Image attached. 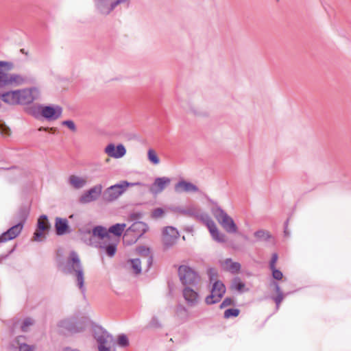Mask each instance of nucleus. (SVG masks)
<instances>
[{
  "label": "nucleus",
  "mask_w": 351,
  "mask_h": 351,
  "mask_svg": "<svg viewBox=\"0 0 351 351\" xmlns=\"http://www.w3.org/2000/svg\"><path fill=\"white\" fill-rule=\"evenodd\" d=\"M234 304V300L230 298H226L223 300V301L220 304V308H223L228 306H230Z\"/></svg>",
  "instance_id": "obj_49"
},
{
  "label": "nucleus",
  "mask_w": 351,
  "mask_h": 351,
  "mask_svg": "<svg viewBox=\"0 0 351 351\" xmlns=\"http://www.w3.org/2000/svg\"><path fill=\"white\" fill-rule=\"evenodd\" d=\"M14 64L12 62L0 60V88L8 85H21L25 82L23 77L19 74H8L12 70Z\"/></svg>",
  "instance_id": "obj_5"
},
{
  "label": "nucleus",
  "mask_w": 351,
  "mask_h": 351,
  "mask_svg": "<svg viewBox=\"0 0 351 351\" xmlns=\"http://www.w3.org/2000/svg\"><path fill=\"white\" fill-rule=\"evenodd\" d=\"M126 154V149L125 146L120 143L115 145L111 143V158L119 159Z\"/></svg>",
  "instance_id": "obj_25"
},
{
  "label": "nucleus",
  "mask_w": 351,
  "mask_h": 351,
  "mask_svg": "<svg viewBox=\"0 0 351 351\" xmlns=\"http://www.w3.org/2000/svg\"><path fill=\"white\" fill-rule=\"evenodd\" d=\"M254 237L258 240L267 241L271 238V234L268 231L259 230L254 232Z\"/></svg>",
  "instance_id": "obj_37"
},
{
  "label": "nucleus",
  "mask_w": 351,
  "mask_h": 351,
  "mask_svg": "<svg viewBox=\"0 0 351 351\" xmlns=\"http://www.w3.org/2000/svg\"><path fill=\"white\" fill-rule=\"evenodd\" d=\"M208 230L215 241L219 243L226 242V235L219 231L216 224H214L213 226L210 227Z\"/></svg>",
  "instance_id": "obj_29"
},
{
  "label": "nucleus",
  "mask_w": 351,
  "mask_h": 351,
  "mask_svg": "<svg viewBox=\"0 0 351 351\" xmlns=\"http://www.w3.org/2000/svg\"><path fill=\"white\" fill-rule=\"evenodd\" d=\"M240 311L238 308H228L224 311V317L228 319L231 317H237L239 315Z\"/></svg>",
  "instance_id": "obj_40"
},
{
  "label": "nucleus",
  "mask_w": 351,
  "mask_h": 351,
  "mask_svg": "<svg viewBox=\"0 0 351 351\" xmlns=\"http://www.w3.org/2000/svg\"><path fill=\"white\" fill-rule=\"evenodd\" d=\"M197 208V207L195 206H189L188 207L176 206L171 208V210L174 213H178L186 217L193 218L194 215H196Z\"/></svg>",
  "instance_id": "obj_23"
},
{
  "label": "nucleus",
  "mask_w": 351,
  "mask_h": 351,
  "mask_svg": "<svg viewBox=\"0 0 351 351\" xmlns=\"http://www.w3.org/2000/svg\"><path fill=\"white\" fill-rule=\"evenodd\" d=\"M193 218L202 221L208 229L210 227L213 226L214 224H215L214 221L210 218V217L207 213L201 212V210L198 208H197L196 215H194Z\"/></svg>",
  "instance_id": "obj_24"
},
{
  "label": "nucleus",
  "mask_w": 351,
  "mask_h": 351,
  "mask_svg": "<svg viewBox=\"0 0 351 351\" xmlns=\"http://www.w3.org/2000/svg\"><path fill=\"white\" fill-rule=\"evenodd\" d=\"M224 269L232 274L238 273L241 269V264L238 262H233L231 258H226L222 263Z\"/></svg>",
  "instance_id": "obj_26"
},
{
  "label": "nucleus",
  "mask_w": 351,
  "mask_h": 351,
  "mask_svg": "<svg viewBox=\"0 0 351 351\" xmlns=\"http://www.w3.org/2000/svg\"><path fill=\"white\" fill-rule=\"evenodd\" d=\"M98 12L103 15L110 14V0H95Z\"/></svg>",
  "instance_id": "obj_27"
},
{
  "label": "nucleus",
  "mask_w": 351,
  "mask_h": 351,
  "mask_svg": "<svg viewBox=\"0 0 351 351\" xmlns=\"http://www.w3.org/2000/svg\"><path fill=\"white\" fill-rule=\"evenodd\" d=\"M130 0H111V10H114L120 4L129 3Z\"/></svg>",
  "instance_id": "obj_48"
},
{
  "label": "nucleus",
  "mask_w": 351,
  "mask_h": 351,
  "mask_svg": "<svg viewBox=\"0 0 351 351\" xmlns=\"http://www.w3.org/2000/svg\"><path fill=\"white\" fill-rule=\"evenodd\" d=\"M274 285L275 286V289H276V292L277 293V295L280 294V293H282L280 288V286L278 285V284L277 282H274Z\"/></svg>",
  "instance_id": "obj_58"
},
{
  "label": "nucleus",
  "mask_w": 351,
  "mask_h": 351,
  "mask_svg": "<svg viewBox=\"0 0 351 351\" xmlns=\"http://www.w3.org/2000/svg\"><path fill=\"white\" fill-rule=\"evenodd\" d=\"M34 346H30L27 343L25 344H21L20 347L19 348V351H34Z\"/></svg>",
  "instance_id": "obj_47"
},
{
  "label": "nucleus",
  "mask_w": 351,
  "mask_h": 351,
  "mask_svg": "<svg viewBox=\"0 0 351 351\" xmlns=\"http://www.w3.org/2000/svg\"><path fill=\"white\" fill-rule=\"evenodd\" d=\"M278 254L276 253H274L272 254V256H271V261L269 262V268L270 269H273V268H275L276 267V263L278 261Z\"/></svg>",
  "instance_id": "obj_54"
},
{
  "label": "nucleus",
  "mask_w": 351,
  "mask_h": 351,
  "mask_svg": "<svg viewBox=\"0 0 351 351\" xmlns=\"http://www.w3.org/2000/svg\"><path fill=\"white\" fill-rule=\"evenodd\" d=\"M284 233L286 236H289V232H288L287 227L285 229Z\"/></svg>",
  "instance_id": "obj_63"
},
{
  "label": "nucleus",
  "mask_w": 351,
  "mask_h": 351,
  "mask_svg": "<svg viewBox=\"0 0 351 351\" xmlns=\"http://www.w3.org/2000/svg\"><path fill=\"white\" fill-rule=\"evenodd\" d=\"M148 230L147 225L143 221H136L128 228L123 237L124 245H131Z\"/></svg>",
  "instance_id": "obj_6"
},
{
  "label": "nucleus",
  "mask_w": 351,
  "mask_h": 351,
  "mask_svg": "<svg viewBox=\"0 0 351 351\" xmlns=\"http://www.w3.org/2000/svg\"><path fill=\"white\" fill-rule=\"evenodd\" d=\"M25 339H26V337L25 335H19L14 339V343H15L19 348L21 344L26 343L22 341H25Z\"/></svg>",
  "instance_id": "obj_52"
},
{
  "label": "nucleus",
  "mask_w": 351,
  "mask_h": 351,
  "mask_svg": "<svg viewBox=\"0 0 351 351\" xmlns=\"http://www.w3.org/2000/svg\"><path fill=\"white\" fill-rule=\"evenodd\" d=\"M182 295L189 307L196 306L200 301V298L197 292L190 287L184 288Z\"/></svg>",
  "instance_id": "obj_18"
},
{
  "label": "nucleus",
  "mask_w": 351,
  "mask_h": 351,
  "mask_svg": "<svg viewBox=\"0 0 351 351\" xmlns=\"http://www.w3.org/2000/svg\"><path fill=\"white\" fill-rule=\"evenodd\" d=\"M212 213L223 228L228 233L237 232V226L234 220L220 206L216 205L212 210Z\"/></svg>",
  "instance_id": "obj_7"
},
{
  "label": "nucleus",
  "mask_w": 351,
  "mask_h": 351,
  "mask_svg": "<svg viewBox=\"0 0 351 351\" xmlns=\"http://www.w3.org/2000/svg\"><path fill=\"white\" fill-rule=\"evenodd\" d=\"M58 267H62L64 274H73L77 282V286L83 295L85 294L86 288L84 286V273L80 258L75 251H71L67 259L66 265H64L62 261L58 263Z\"/></svg>",
  "instance_id": "obj_1"
},
{
  "label": "nucleus",
  "mask_w": 351,
  "mask_h": 351,
  "mask_svg": "<svg viewBox=\"0 0 351 351\" xmlns=\"http://www.w3.org/2000/svg\"><path fill=\"white\" fill-rule=\"evenodd\" d=\"M171 182V180L168 177L156 178L149 186V191L154 195L160 194L170 184Z\"/></svg>",
  "instance_id": "obj_16"
},
{
  "label": "nucleus",
  "mask_w": 351,
  "mask_h": 351,
  "mask_svg": "<svg viewBox=\"0 0 351 351\" xmlns=\"http://www.w3.org/2000/svg\"><path fill=\"white\" fill-rule=\"evenodd\" d=\"M69 184L75 189H78L82 188L85 185L86 180L80 177L72 175L69 177Z\"/></svg>",
  "instance_id": "obj_32"
},
{
  "label": "nucleus",
  "mask_w": 351,
  "mask_h": 351,
  "mask_svg": "<svg viewBox=\"0 0 351 351\" xmlns=\"http://www.w3.org/2000/svg\"><path fill=\"white\" fill-rule=\"evenodd\" d=\"M78 234L80 237V239L86 244L91 246H94L93 241H90V239H92V234L90 232V229L82 230L80 229L78 230Z\"/></svg>",
  "instance_id": "obj_30"
},
{
  "label": "nucleus",
  "mask_w": 351,
  "mask_h": 351,
  "mask_svg": "<svg viewBox=\"0 0 351 351\" xmlns=\"http://www.w3.org/2000/svg\"><path fill=\"white\" fill-rule=\"evenodd\" d=\"M231 289H235L240 293L248 291L245 289V285L241 280L240 278H234L231 283Z\"/></svg>",
  "instance_id": "obj_33"
},
{
  "label": "nucleus",
  "mask_w": 351,
  "mask_h": 351,
  "mask_svg": "<svg viewBox=\"0 0 351 351\" xmlns=\"http://www.w3.org/2000/svg\"><path fill=\"white\" fill-rule=\"evenodd\" d=\"M38 131L40 132H42V131H45V132H47L49 134H55L58 132V129L56 128H49V127H40L38 129Z\"/></svg>",
  "instance_id": "obj_45"
},
{
  "label": "nucleus",
  "mask_w": 351,
  "mask_h": 351,
  "mask_svg": "<svg viewBox=\"0 0 351 351\" xmlns=\"http://www.w3.org/2000/svg\"><path fill=\"white\" fill-rule=\"evenodd\" d=\"M270 269L272 271V276L274 279L281 280L282 278L283 274L280 270L276 269V267Z\"/></svg>",
  "instance_id": "obj_46"
},
{
  "label": "nucleus",
  "mask_w": 351,
  "mask_h": 351,
  "mask_svg": "<svg viewBox=\"0 0 351 351\" xmlns=\"http://www.w3.org/2000/svg\"><path fill=\"white\" fill-rule=\"evenodd\" d=\"M21 321L19 319H16L14 320L12 326H10V331L11 334H14L15 332V330L20 327L21 328Z\"/></svg>",
  "instance_id": "obj_44"
},
{
  "label": "nucleus",
  "mask_w": 351,
  "mask_h": 351,
  "mask_svg": "<svg viewBox=\"0 0 351 351\" xmlns=\"http://www.w3.org/2000/svg\"><path fill=\"white\" fill-rule=\"evenodd\" d=\"M174 191L177 193H197L199 192V188L190 182L181 180L175 184Z\"/></svg>",
  "instance_id": "obj_21"
},
{
  "label": "nucleus",
  "mask_w": 351,
  "mask_h": 351,
  "mask_svg": "<svg viewBox=\"0 0 351 351\" xmlns=\"http://www.w3.org/2000/svg\"><path fill=\"white\" fill-rule=\"evenodd\" d=\"M101 186L97 184L87 190L80 197V202L87 204L96 200L101 193Z\"/></svg>",
  "instance_id": "obj_17"
},
{
  "label": "nucleus",
  "mask_w": 351,
  "mask_h": 351,
  "mask_svg": "<svg viewBox=\"0 0 351 351\" xmlns=\"http://www.w3.org/2000/svg\"><path fill=\"white\" fill-rule=\"evenodd\" d=\"M134 235H132V234L130 233V236L128 237V241H131L134 239Z\"/></svg>",
  "instance_id": "obj_61"
},
{
  "label": "nucleus",
  "mask_w": 351,
  "mask_h": 351,
  "mask_svg": "<svg viewBox=\"0 0 351 351\" xmlns=\"http://www.w3.org/2000/svg\"><path fill=\"white\" fill-rule=\"evenodd\" d=\"M208 273L210 276V282H213V281L215 282V280H217V271H216V269H215L213 268H210L208 269Z\"/></svg>",
  "instance_id": "obj_50"
},
{
  "label": "nucleus",
  "mask_w": 351,
  "mask_h": 351,
  "mask_svg": "<svg viewBox=\"0 0 351 351\" xmlns=\"http://www.w3.org/2000/svg\"><path fill=\"white\" fill-rule=\"evenodd\" d=\"M141 263L142 260L140 258L130 259L128 261V264L135 274H140L141 273Z\"/></svg>",
  "instance_id": "obj_31"
},
{
  "label": "nucleus",
  "mask_w": 351,
  "mask_h": 351,
  "mask_svg": "<svg viewBox=\"0 0 351 351\" xmlns=\"http://www.w3.org/2000/svg\"><path fill=\"white\" fill-rule=\"evenodd\" d=\"M180 106L186 113L195 117L206 118L209 117V112L207 110L195 105L191 101H182Z\"/></svg>",
  "instance_id": "obj_13"
},
{
  "label": "nucleus",
  "mask_w": 351,
  "mask_h": 351,
  "mask_svg": "<svg viewBox=\"0 0 351 351\" xmlns=\"http://www.w3.org/2000/svg\"><path fill=\"white\" fill-rule=\"evenodd\" d=\"M25 111L37 120L53 121L61 117L62 108L55 104H37L27 108Z\"/></svg>",
  "instance_id": "obj_2"
},
{
  "label": "nucleus",
  "mask_w": 351,
  "mask_h": 351,
  "mask_svg": "<svg viewBox=\"0 0 351 351\" xmlns=\"http://www.w3.org/2000/svg\"><path fill=\"white\" fill-rule=\"evenodd\" d=\"M179 310L183 311L184 312L187 311L186 308L182 306H180L178 307V311H179Z\"/></svg>",
  "instance_id": "obj_60"
},
{
  "label": "nucleus",
  "mask_w": 351,
  "mask_h": 351,
  "mask_svg": "<svg viewBox=\"0 0 351 351\" xmlns=\"http://www.w3.org/2000/svg\"><path fill=\"white\" fill-rule=\"evenodd\" d=\"M51 228V224L46 215H41L37 219L36 228L33 234L34 241H41L45 236V232H48Z\"/></svg>",
  "instance_id": "obj_10"
},
{
  "label": "nucleus",
  "mask_w": 351,
  "mask_h": 351,
  "mask_svg": "<svg viewBox=\"0 0 351 351\" xmlns=\"http://www.w3.org/2000/svg\"><path fill=\"white\" fill-rule=\"evenodd\" d=\"M16 245L10 250L8 252L7 254H0V263H1L3 262V261L7 259L9 256L13 253V252L15 250V247H16Z\"/></svg>",
  "instance_id": "obj_53"
},
{
  "label": "nucleus",
  "mask_w": 351,
  "mask_h": 351,
  "mask_svg": "<svg viewBox=\"0 0 351 351\" xmlns=\"http://www.w3.org/2000/svg\"><path fill=\"white\" fill-rule=\"evenodd\" d=\"M179 237V232L176 228L167 226L163 230V243L166 246H171Z\"/></svg>",
  "instance_id": "obj_20"
},
{
  "label": "nucleus",
  "mask_w": 351,
  "mask_h": 351,
  "mask_svg": "<svg viewBox=\"0 0 351 351\" xmlns=\"http://www.w3.org/2000/svg\"><path fill=\"white\" fill-rule=\"evenodd\" d=\"M92 335L97 341L99 351H110V346H106V338L109 337L108 332L99 325L91 322Z\"/></svg>",
  "instance_id": "obj_9"
},
{
  "label": "nucleus",
  "mask_w": 351,
  "mask_h": 351,
  "mask_svg": "<svg viewBox=\"0 0 351 351\" xmlns=\"http://www.w3.org/2000/svg\"><path fill=\"white\" fill-rule=\"evenodd\" d=\"M61 125L62 126L66 127L69 130H70L73 132H75L77 131V126L75 122L71 119H67L62 121L61 122Z\"/></svg>",
  "instance_id": "obj_38"
},
{
  "label": "nucleus",
  "mask_w": 351,
  "mask_h": 351,
  "mask_svg": "<svg viewBox=\"0 0 351 351\" xmlns=\"http://www.w3.org/2000/svg\"><path fill=\"white\" fill-rule=\"evenodd\" d=\"M125 228V223H117L111 226V234L115 236H121Z\"/></svg>",
  "instance_id": "obj_35"
},
{
  "label": "nucleus",
  "mask_w": 351,
  "mask_h": 351,
  "mask_svg": "<svg viewBox=\"0 0 351 351\" xmlns=\"http://www.w3.org/2000/svg\"><path fill=\"white\" fill-rule=\"evenodd\" d=\"M147 158L150 162L155 165H157L160 163V159L153 149H148Z\"/></svg>",
  "instance_id": "obj_36"
},
{
  "label": "nucleus",
  "mask_w": 351,
  "mask_h": 351,
  "mask_svg": "<svg viewBox=\"0 0 351 351\" xmlns=\"http://www.w3.org/2000/svg\"><path fill=\"white\" fill-rule=\"evenodd\" d=\"M14 90H9L2 93L0 95L1 99L8 104L16 105L17 103L16 102L17 97L14 95Z\"/></svg>",
  "instance_id": "obj_28"
},
{
  "label": "nucleus",
  "mask_w": 351,
  "mask_h": 351,
  "mask_svg": "<svg viewBox=\"0 0 351 351\" xmlns=\"http://www.w3.org/2000/svg\"><path fill=\"white\" fill-rule=\"evenodd\" d=\"M90 322L87 317L76 315L60 320L57 326L60 328L62 333L73 335L85 330Z\"/></svg>",
  "instance_id": "obj_4"
},
{
  "label": "nucleus",
  "mask_w": 351,
  "mask_h": 351,
  "mask_svg": "<svg viewBox=\"0 0 351 351\" xmlns=\"http://www.w3.org/2000/svg\"><path fill=\"white\" fill-rule=\"evenodd\" d=\"M164 210L160 208H156L152 212V217L154 218H158L163 215Z\"/></svg>",
  "instance_id": "obj_51"
},
{
  "label": "nucleus",
  "mask_w": 351,
  "mask_h": 351,
  "mask_svg": "<svg viewBox=\"0 0 351 351\" xmlns=\"http://www.w3.org/2000/svg\"><path fill=\"white\" fill-rule=\"evenodd\" d=\"M34 93H38V89L36 87L14 90L13 94L17 97L18 100L16 101L17 104L27 105L36 99Z\"/></svg>",
  "instance_id": "obj_11"
},
{
  "label": "nucleus",
  "mask_w": 351,
  "mask_h": 351,
  "mask_svg": "<svg viewBox=\"0 0 351 351\" xmlns=\"http://www.w3.org/2000/svg\"><path fill=\"white\" fill-rule=\"evenodd\" d=\"M20 51H21L22 53L25 54L26 56H27V54H28V52H27V51H25L24 49H21L20 50Z\"/></svg>",
  "instance_id": "obj_62"
},
{
  "label": "nucleus",
  "mask_w": 351,
  "mask_h": 351,
  "mask_svg": "<svg viewBox=\"0 0 351 351\" xmlns=\"http://www.w3.org/2000/svg\"><path fill=\"white\" fill-rule=\"evenodd\" d=\"M31 208V202H26L22 203L19 206V208L17 209L14 215V220L19 223H21L23 226H25L30 215Z\"/></svg>",
  "instance_id": "obj_15"
},
{
  "label": "nucleus",
  "mask_w": 351,
  "mask_h": 351,
  "mask_svg": "<svg viewBox=\"0 0 351 351\" xmlns=\"http://www.w3.org/2000/svg\"><path fill=\"white\" fill-rule=\"evenodd\" d=\"M117 251V244L111 243V257L115 254Z\"/></svg>",
  "instance_id": "obj_57"
},
{
  "label": "nucleus",
  "mask_w": 351,
  "mask_h": 351,
  "mask_svg": "<svg viewBox=\"0 0 351 351\" xmlns=\"http://www.w3.org/2000/svg\"><path fill=\"white\" fill-rule=\"evenodd\" d=\"M0 133L6 136H9L11 134L10 128L7 126L3 122L0 123Z\"/></svg>",
  "instance_id": "obj_43"
},
{
  "label": "nucleus",
  "mask_w": 351,
  "mask_h": 351,
  "mask_svg": "<svg viewBox=\"0 0 351 351\" xmlns=\"http://www.w3.org/2000/svg\"><path fill=\"white\" fill-rule=\"evenodd\" d=\"M145 186L141 182H128V181H121L119 183L111 186V201L116 199L121 195L129 186Z\"/></svg>",
  "instance_id": "obj_14"
},
{
  "label": "nucleus",
  "mask_w": 351,
  "mask_h": 351,
  "mask_svg": "<svg viewBox=\"0 0 351 351\" xmlns=\"http://www.w3.org/2000/svg\"><path fill=\"white\" fill-rule=\"evenodd\" d=\"M10 348H16V347L14 344H12V343L10 344Z\"/></svg>",
  "instance_id": "obj_64"
},
{
  "label": "nucleus",
  "mask_w": 351,
  "mask_h": 351,
  "mask_svg": "<svg viewBox=\"0 0 351 351\" xmlns=\"http://www.w3.org/2000/svg\"><path fill=\"white\" fill-rule=\"evenodd\" d=\"M226 293V287L222 282L220 280H215L213 282L210 294L205 299V302L207 304H213L219 302L224 293Z\"/></svg>",
  "instance_id": "obj_12"
},
{
  "label": "nucleus",
  "mask_w": 351,
  "mask_h": 351,
  "mask_svg": "<svg viewBox=\"0 0 351 351\" xmlns=\"http://www.w3.org/2000/svg\"><path fill=\"white\" fill-rule=\"evenodd\" d=\"M54 228L56 234L58 236H62L71 232L66 218L56 217Z\"/></svg>",
  "instance_id": "obj_19"
},
{
  "label": "nucleus",
  "mask_w": 351,
  "mask_h": 351,
  "mask_svg": "<svg viewBox=\"0 0 351 351\" xmlns=\"http://www.w3.org/2000/svg\"><path fill=\"white\" fill-rule=\"evenodd\" d=\"M283 299H284L283 293H280V294L277 295V296L276 298H274V301L276 302L277 308H279V306H280V303L282 302Z\"/></svg>",
  "instance_id": "obj_55"
},
{
  "label": "nucleus",
  "mask_w": 351,
  "mask_h": 351,
  "mask_svg": "<svg viewBox=\"0 0 351 351\" xmlns=\"http://www.w3.org/2000/svg\"><path fill=\"white\" fill-rule=\"evenodd\" d=\"M117 344L122 348H125L129 345L128 337L124 334H121L117 337Z\"/></svg>",
  "instance_id": "obj_39"
},
{
  "label": "nucleus",
  "mask_w": 351,
  "mask_h": 351,
  "mask_svg": "<svg viewBox=\"0 0 351 351\" xmlns=\"http://www.w3.org/2000/svg\"><path fill=\"white\" fill-rule=\"evenodd\" d=\"M24 226L21 223L17 222L16 224L11 226L10 228L13 231V233L15 234L16 237H18L21 232H22Z\"/></svg>",
  "instance_id": "obj_42"
},
{
  "label": "nucleus",
  "mask_w": 351,
  "mask_h": 351,
  "mask_svg": "<svg viewBox=\"0 0 351 351\" xmlns=\"http://www.w3.org/2000/svg\"><path fill=\"white\" fill-rule=\"evenodd\" d=\"M94 247L99 250V254L102 263L104 264V256H110V228H107L103 226H95L90 230Z\"/></svg>",
  "instance_id": "obj_3"
},
{
  "label": "nucleus",
  "mask_w": 351,
  "mask_h": 351,
  "mask_svg": "<svg viewBox=\"0 0 351 351\" xmlns=\"http://www.w3.org/2000/svg\"><path fill=\"white\" fill-rule=\"evenodd\" d=\"M34 324L33 320L30 317H26L21 324V330L23 332H27L28 327Z\"/></svg>",
  "instance_id": "obj_41"
},
{
  "label": "nucleus",
  "mask_w": 351,
  "mask_h": 351,
  "mask_svg": "<svg viewBox=\"0 0 351 351\" xmlns=\"http://www.w3.org/2000/svg\"><path fill=\"white\" fill-rule=\"evenodd\" d=\"M136 252L141 256V259L145 264L146 271L149 270L153 263V256L150 249L145 246H140L136 248Z\"/></svg>",
  "instance_id": "obj_22"
},
{
  "label": "nucleus",
  "mask_w": 351,
  "mask_h": 351,
  "mask_svg": "<svg viewBox=\"0 0 351 351\" xmlns=\"http://www.w3.org/2000/svg\"><path fill=\"white\" fill-rule=\"evenodd\" d=\"M178 276L180 282L185 287L195 286L200 280L198 274L191 267L186 265H180L178 267Z\"/></svg>",
  "instance_id": "obj_8"
},
{
  "label": "nucleus",
  "mask_w": 351,
  "mask_h": 351,
  "mask_svg": "<svg viewBox=\"0 0 351 351\" xmlns=\"http://www.w3.org/2000/svg\"><path fill=\"white\" fill-rule=\"evenodd\" d=\"M110 143H108L106 146L105 147L104 152L106 154H108V156H110Z\"/></svg>",
  "instance_id": "obj_59"
},
{
  "label": "nucleus",
  "mask_w": 351,
  "mask_h": 351,
  "mask_svg": "<svg viewBox=\"0 0 351 351\" xmlns=\"http://www.w3.org/2000/svg\"><path fill=\"white\" fill-rule=\"evenodd\" d=\"M16 237L13 231L9 228L6 231L0 234V243L14 239Z\"/></svg>",
  "instance_id": "obj_34"
},
{
  "label": "nucleus",
  "mask_w": 351,
  "mask_h": 351,
  "mask_svg": "<svg viewBox=\"0 0 351 351\" xmlns=\"http://www.w3.org/2000/svg\"><path fill=\"white\" fill-rule=\"evenodd\" d=\"M110 187H108L105 189L104 193V198L109 201H110Z\"/></svg>",
  "instance_id": "obj_56"
}]
</instances>
